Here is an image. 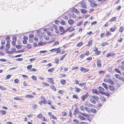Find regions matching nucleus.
Returning <instances> with one entry per match:
<instances>
[{"label": "nucleus", "mask_w": 124, "mask_h": 124, "mask_svg": "<svg viewBox=\"0 0 124 124\" xmlns=\"http://www.w3.org/2000/svg\"><path fill=\"white\" fill-rule=\"evenodd\" d=\"M88 1L90 2V6L92 7H94L97 6V4L94 3V1L93 0H89Z\"/></svg>", "instance_id": "f257e3e1"}, {"label": "nucleus", "mask_w": 124, "mask_h": 124, "mask_svg": "<svg viewBox=\"0 0 124 124\" xmlns=\"http://www.w3.org/2000/svg\"><path fill=\"white\" fill-rule=\"evenodd\" d=\"M59 29L61 32H62V33H61L60 34V35H62L63 34H64V33H65L68 30H67L66 31H65L64 28L62 26H60L59 27Z\"/></svg>", "instance_id": "f03ea898"}, {"label": "nucleus", "mask_w": 124, "mask_h": 124, "mask_svg": "<svg viewBox=\"0 0 124 124\" xmlns=\"http://www.w3.org/2000/svg\"><path fill=\"white\" fill-rule=\"evenodd\" d=\"M100 91H99V92L102 94H105L106 93H105L103 92V91H104V89L102 87L99 86V87Z\"/></svg>", "instance_id": "7ed1b4c3"}, {"label": "nucleus", "mask_w": 124, "mask_h": 124, "mask_svg": "<svg viewBox=\"0 0 124 124\" xmlns=\"http://www.w3.org/2000/svg\"><path fill=\"white\" fill-rule=\"evenodd\" d=\"M52 27L55 29V32L56 33H59V30L56 25H53Z\"/></svg>", "instance_id": "20e7f679"}, {"label": "nucleus", "mask_w": 124, "mask_h": 124, "mask_svg": "<svg viewBox=\"0 0 124 124\" xmlns=\"http://www.w3.org/2000/svg\"><path fill=\"white\" fill-rule=\"evenodd\" d=\"M115 54L113 52L108 53L107 54L106 57H109V56H111L113 57L115 56Z\"/></svg>", "instance_id": "39448f33"}, {"label": "nucleus", "mask_w": 124, "mask_h": 124, "mask_svg": "<svg viewBox=\"0 0 124 124\" xmlns=\"http://www.w3.org/2000/svg\"><path fill=\"white\" fill-rule=\"evenodd\" d=\"M48 81L49 83L53 84H54L53 81V80L52 78H48Z\"/></svg>", "instance_id": "423d86ee"}, {"label": "nucleus", "mask_w": 124, "mask_h": 124, "mask_svg": "<svg viewBox=\"0 0 124 124\" xmlns=\"http://www.w3.org/2000/svg\"><path fill=\"white\" fill-rule=\"evenodd\" d=\"M41 98L42 101V103L45 104L46 103V100L44 97L43 96H41Z\"/></svg>", "instance_id": "0eeeda50"}, {"label": "nucleus", "mask_w": 124, "mask_h": 124, "mask_svg": "<svg viewBox=\"0 0 124 124\" xmlns=\"http://www.w3.org/2000/svg\"><path fill=\"white\" fill-rule=\"evenodd\" d=\"M70 18H71V17L75 18L76 17V16L75 14H74V13L73 12H71L70 14Z\"/></svg>", "instance_id": "6e6552de"}, {"label": "nucleus", "mask_w": 124, "mask_h": 124, "mask_svg": "<svg viewBox=\"0 0 124 124\" xmlns=\"http://www.w3.org/2000/svg\"><path fill=\"white\" fill-rule=\"evenodd\" d=\"M97 66L98 67H100L101 66V61L100 60H98L97 61Z\"/></svg>", "instance_id": "1a4fd4ad"}, {"label": "nucleus", "mask_w": 124, "mask_h": 124, "mask_svg": "<svg viewBox=\"0 0 124 124\" xmlns=\"http://www.w3.org/2000/svg\"><path fill=\"white\" fill-rule=\"evenodd\" d=\"M88 95L87 94H86L82 96L81 97V98L84 101L88 97Z\"/></svg>", "instance_id": "9d476101"}, {"label": "nucleus", "mask_w": 124, "mask_h": 124, "mask_svg": "<svg viewBox=\"0 0 124 124\" xmlns=\"http://www.w3.org/2000/svg\"><path fill=\"white\" fill-rule=\"evenodd\" d=\"M88 69H86L84 68L81 67L80 69L81 71H83L84 72H85L88 71Z\"/></svg>", "instance_id": "9b49d317"}, {"label": "nucleus", "mask_w": 124, "mask_h": 124, "mask_svg": "<svg viewBox=\"0 0 124 124\" xmlns=\"http://www.w3.org/2000/svg\"><path fill=\"white\" fill-rule=\"evenodd\" d=\"M68 22L69 24L71 25L74 22V21L73 20L70 19L68 20Z\"/></svg>", "instance_id": "f8f14e48"}, {"label": "nucleus", "mask_w": 124, "mask_h": 124, "mask_svg": "<svg viewBox=\"0 0 124 124\" xmlns=\"http://www.w3.org/2000/svg\"><path fill=\"white\" fill-rule=\"evenodd\" d=\"M72 12H75L77 14H78V13H79V11L77 9L75 8H74L72 9Z\"/></svg>", "instance_id": "ddd939ff"}, {"label": "nucleus", "mask_w": 124, "mask_h": 124, "mask_svg": "<svg viewBox=\"0 0 124 124\" xmlns=\"http://www.w3.org/2000/svg\"><path fill=\"white\" fill-rule=\"evenodd\" d=\"M92 97L94 100H95L97 101L98 100L99 98L97 96L95 95Z\"/></svg>", "instance_id": "4468645a"}, {"label": "nucleus", "mask_w": 124, "mask_h": 124, "mask_svg": "<svg viewBox=\"0 0 124 124\" xmlns=\"http://www.w3.org/2000/svg\"><path fill=\"white\" fill-rule=\"evenodd\" d=\"M32 95H31L28 94L25 95V97L27 98H32L34 97Z\"/></svg>", "instance_id": "2eb2a0df"}, {"label": "nucleus", "mask_w": 124, "mask_h": 124, "mask_svg": "<svg viewBox=\"0 0 124 124\" xmlns=\"http://www.w3.org/2000/svg\"><path fill=\"white\" fill-rule=\"evenodd\" d=\"M83 23V22L82 21H80V22H79L77 23V25L78 26H79L81 25Z\"/></svg>", "instance_id": "dca6fc26"}, {"label": "nucleus", "mask_w": 124, "mask_h": 124, "mask_svg": "<svg viewBox=\"0 0 124 124\" xmlns=\"http://www.w3.org/2000/svg\"><path fill=\"white\" fill-rule=\"evenodd\" d=\"M116 26H114L113 28H111L110 29V31L113 32L115 31V29L116 28Z\"/></svg>", "instance_id": "f3484780"}, {"label": "nucleus", "mask_w": 124, "mask_h": 124, "mask_svg": "<svg viewBox=\"0 0 124 124\" xmlns=\"http://www.w3.org/2000/svg\"><path fill=\"white\" fill-rule=\"evenodd\" d=\"M109 89L110 90L112 91L114 90L115 88L114 86L111 85H109Z\"/></svg>", "instance_id": "a211bd4d"}, {"label": "nucleus", "mask_w": 124, "mask_h": 124, "mask_svg": "<svg viewBox=\"0 0 124 124\" xmlns=\"http://www.w3.org/2000/svg\"><path fill=\"white\" fill-rule=\"evenodd\" d=\"M83 45V43L82 42H81L78 43L77 44V47H80Z\"/></svg>", "instance_id": "6ab92c4d"}, {"label": "nucleus", "mask_w": 124, "mask_h": 124, "mask_svg": "<svg viewBox=\"0 0 124 124\" xmlns=\"http://www.w3.org/2000/svg\"><path fill=\"white\" fill-rule=\"evenodd\" d=\"M81 11L82 14H85L86 13V11L83 9H81Z\"/></svg>", "instance_id": "aec40b11"}, {"label": "nucleus", "mask_w": 124, "mask_h": 124, "mask_svg": "<svg viewBox=\"0 0 124 124\" xmlns=\"http://www.w3.org/2000/svg\"><path fill=\"white\" fill-rule=\"evenodd\" d=\"M75 91L76 92H80L81 90V89H79L78 87H75Z\"/></svg>", "instance_id": "412c9836"}, {"label": "nucleus", "mask_w": 124, "mask_h": 124, "mask_svg": "<svg viewBox=\"0 0 124 124\" xmlns=\"http://www.w3.org/2000/svg\"><path fill=\"white\" fill-rule=\"evenodd\" d=\"M85 105L88 107H90V106H91L92 105L90 104L88 102H86L85 103Z\"/></svg>", "instance_id": "4be33fe9"}, {"label": "nucleus", "mask_w": 124, "mask_h": 124, "mask_svg": "<svg viewBox=\"0 0 124 124\" xmlns=\"http://www.w3.org/2000/svg\"><path fill=\"white\" fill-rule=\"evenodd\" d=\"M67 53L63 55L60 59V60L61 61L66 56V55Z\"/></svg>", "instance_id": "5701e85b"}, {"label": "nucleus", "mask_w": 124, "mask_h": 124, "mask_svg": "<svg viewBox=\"0 0 124 124\" xmlns=\"http://www.w3.org/2000/svg\"><path fill=\"white\" fill-rule=\"evenodd\" d=\"M66 82V81L65 80L61 79V82L62 84L64 85Z\"/></svg>", "instance_id": "b1692460"}, {"label": "nucleus", "mask_w": 124, "mask_h": 124, "mask_svg": "<svg viewBox=\"0 0 124 124\" xmlns=\"http://www.w3.org/2000/svg\"><path fill=\"white\" fill-rule=\"evenodd\" d=\"M102 85L105 89H107L108 88V86L105 84L103 83Z\"/></svg>", "instance_id": "393cba45"}, {"label": "nucleus", "mask_w": 124, "mask_h": 124, "mask_svg": "<svg viewBox=\"0 0 124 124\" xmlns=\"http://www.w3.org/2000/svg\"><path fill=\"white\" fill-rule=\"evenodd\" d=\"M107 81V82L112 85H113L114 83V82L113 81L109 79H108Z\"/></svg>", "instance_id": "a878e982"}, {"label": "nucleus", "mask_w": 124, "mask_h": 124, "mask_svg": "<svg viewBox=\"0 0 124 124\" xmlns=\"http://www.w3.org/2000/svg\"><path fill=\"white\" fill-rule=\"evenodd\" d=\"M0 113L2 115H5L6 113V112L5 111H3L0 110Z\"/></svg>", "instance_id": "bb28decb"}, {"label": "nucleus", "mask_w": 124, "mask_h": 124, "mask_svg": "<svg viewBox=\"0 0 124 124\" xmlns=\"http://www.w3.org/2000/svg\"><path fill=\"white\" fill-rule=\"evenodd\" d=\"M16 37L15 38V41L14 40L12 41L11 42L12 44L14 46H15L16 45V43L15 42L16 41Z\"/></svg>", "instance_id": "cd10ccee"}, {"label": "nucleus", "mask_w": 124, "mask_h": 124, "mask_svg": "<svg viewBox=\"0 0 124 124\" xmlns=\"http://www.w3.org/2000/svg\"><path fill=\"white\" fill-rule=\"evenodd\" d=\"M54 70V68H52L48 70V71L49 72H53Z\"/></svg>", "instance_id": "c85d7f7f"}, {"label": "nucleus", "mask_w": 124, "mask_h": 124, "mask_svg": "<svg viewBox=\"0 0 124 124\" xmlns=\"http://www.w3.org/2000/svg\"><path fill=\"white\" fill-rule=\"evenodd\" d=\"M80 114L82 116L87 117H88V115L87 114L81 113Z\"/></svg>", "instance_id": "c756f323"}, {"label": "nucleus", "mask_w": 124, "mask_h": 124, "mask_svg": "<svg viewBox=\"0 0 124 124\" xmlns=\"http://www.w3.org/2000/svg\"><path fill=\"white\" fill-rule=\"evenodd\" d=\"M90 101L93 103H95L96 102V101L92 98L90 99Z\"/></svg>", "instance_id": "7c9ffc66"}, {"label": "nucleus", "mask_w": 124, "mask_h": 124, "mask_svg": "<svg viewBox=\"0 0 124 124\" xmlns=\"http://www.w3.org/2000/svg\"><path fill=\"white\" fill-rule=\"evenodd\" d=\"M90 111L93 113H95L97 111L95 109L93 108H92L91 109Z\"/></svg>", "instance_id": "2f4dec72"}, {"label": "nucleus", "mask_w": 124, "mask_h": 124, "mask_svg": "<svg viewBox=\"0 0 124 124\" xmlns=\"http://www.w3.org/2000/svg\"><path fill=\"white\" fill-rule=\"evenodd\" d=\"M14 100H23L22 99L18 97H14Z\"/></svg>", "instance_id": "473e14b6"}, {"label": "nucleus", "mask_w": 124, "mask_h": 124, "mask_svg": "<svg viewBox=\"0 0 124 124\" xmlns=\"http://www.w3.org/2000/svg\"><path fill=\"white\" fill-rule=\"evenodd\" d=\"M116 19V17H113L111 18L110 20H109L111 22L114 21Z\"/></svg>", "instance_id": "72a5a7b5"}, {"label": "nucleus", "mask_w": 124, "mask_h": 124, "mask_svg": "<svg viewBox=\"0 0 124 124\" xmlns=\"http://www.w3.org/2000/svg\"><path fill=\"white\" fill-rule=\"evenodd\" d=\"M61 24L63 25H65L66 23H65V21L63 20H61Z\"/></svg>", "instance_id": "f704fd0d"}, {"label": "nucleus", "mask_w": 124, "mask_h": 124, "mask_svg": "<svg viewBox=\"0 0 124 124\" xmlns=\"http://www.w3.org/2000/svg\"><path fill=\"white\" fill-rule=\"evenodd\" d=\"M88 43V44L87 45V46H90L92 44V41H89Z\"/></svg>", "instance_id": "c9c22d12"}, {"label": "nucleus", "mask_w": 124, "mask_h": 124, "mask_svg": "<svg viewBox=\"0 0 124 124\" xmlns=\"http://www.w3.org/2000/svg\"><path fill=\"white\" fill-rule=\"evenodd\" d=\"M79 117L80 119L82 120H85V117H83L81 115H79Z\"/></svg>", "instance_id": "e433bc0d"}, {"label": "nucleus", "mask_w": 124, "mask_h": 124, "mask_svg": "<svg viewBox=\"0 0 124 124\" xmlns=\"http://www.w3.org/2000/svg\"><path fill=\"white\" fill-rule=\"evenodd\" d=\"M115 70L117 73L120 74L121 72L117 68H115Z\"/></svg>", "instance_id": "4c0bfd02"}, {"label": "nucleus", "mask_w": 124, "mask_h": 124, "mask_svg": "<svg viewBox=\"0 0 124 124\" xmlns=\"http://www.w3.org/2000/svg\"><path fill=\"white\" fill-rule=\"evenodd\" d=\"M11 75H7V76L5 78V79H9V78H10V77H11Z\"/></svg>", "instance_id": "58836bf2"}, {"label": "nucleus", "mask_w": 124, "mask_h": 124, "mask_svg": "<svg viewBox=\"0 0 124 124\" xmlns=\"http://www.w3.org/2000/svg\"><path fill=\"white\" fill-rule=\"evenodd\" d=\"M114 76L115 77L118 79H119L120 78V77L119 75L116 74Z\"/></svg>", "instance_id": "ea45409f"}, {"label": "nucleus", "mask_w": 124, "mask_h": 124, "mask_svg": "<svg viewBox=\"0 0 124 124\" xmlns=\"http://www.w3.org/2000/svg\"><path fill=\"white\" fill-rule=\"evenodd\" d=\"M124 30V28L123 27H121L120 28L119 30V31L120 32H123V31Z\"/></svg>", "instance_id": "a19ab883"}, {"label": "nucleus", "mask_w": 124, "mask_h": 124, "mask_svg": "<svg viewBox=\"0 0 124 124\" xmlns=\"http://www.w3.org/2000/svg\"><path fill=\"white\" fill-rule=\"evenodd\" d=\"M111 35V33L108 32L107 33H106L105 35V36H110Z\"/></svg>", "instance_id": "79ce46f5"}, {"label": "nucleus", "mask_w": 124, "mask_h": 124, "mask_svg": "<svg viewBox=\"0 0 124 124\" xmlns=\"http://www.w3.org/2000/svg\"><path fill=\"white\" fill-rule=\"evenodd\" d=\"M6 40H7L8 42H9L10 40V38L9 36H7L6 38Z\"/></svg>", "instance_id": "37998d69"}, {"label": "nucleus", "mask_w": 124, "mask_h": 124, "mask_svg": "<svg viewBox=\"0 0 124 124\" xmlns=\"http://www.w3.org/2000/svg\"><path fill=\"white\" fill-rule=\"evenodd\" d=\"M86 83H80L79 84V85L80 86H82L86 84Z\"/></svg>", "instance_id": "c03bdc74"}, {"label": "nucleus", "mask_w": 124, "mask_h": 124, "mask_svg": "<svg viewBox=\"0 0 124 124\" xmlns=\"http://www.w3.org/2000/svg\"><path fill=\"white\" fill-rule=\"evenodd\" d=\"M0 89H1L2 90H6L7 89L6 88L1 86H0Z\"/></svg>", "instance_id": "a18cd8bd"}, {"label": "nucleus", "mask_w": 124, "mask_h": 124, "mask_svg": "<svg viewBox=\"0 0 124 124\" xmlns=\"http://www.w3.org/2000/svg\"><path fill=\"white\" fill-rule=\"evenodd\" d=\"M32 67V65H29L27 67V68L28 70L30 69Z\"/></svg>", "instance_id": "49530a36"}, {"label": "nucleus", "mask_w": 124, "mask_h": 124, "mask_svg": "<svg viewBox=\"0 0 124 124\" xmlns=\"http://www.w3.org/2000/svg\"><path fill=\"white\" fill-rule=\"evenodd\" d=\"M93 92L96 94H97L98 93V92L96 89H93Z\"/></svg>", "instance_id": "de8ad7c7"}, {"label": "nucleus", "mask_w": 124, "mask_h": 124, "mask_svg": "<svg viewBox=\"0 0 124 124\" xmlns=\"http://www.w3.org/2000/svg\"><path fill=\"white\" fill-rule=\"evenodd\" d=\"M73 98H75L77 99H78V96L76 95L75 94L73 95Z\"/></svg>", "instance_id": "09e8293b"}, {"label": "nucleus", "mask_w": 124, "mask_h": 124, "mask_svg": "<svg viewBox=\"0 0 124 124\" xmlns=\"http://www.w3.org/2000/svg\"><path fill=\"white\" fill-rule=\"evenodd\" d=\"M42 84L46 86H48L49 85V84L44 82H42Z\"/></svg>", "instance_id": "8fccbe9b"}, {"label": "nucleus", "mask_w": 124, "mask_h": 124, "mask_svg": "<svg viewBox=\"0 0 124 124\" xmlns=\"http://www.w3.org/2000/svg\"><path fill=\"white\" fill-rule=\"evenodd\" d=\"M78 68V66L77 67H72V68L71 70H75L77 69Z\"/></svg>", "instance_id": "3c124183"}, {"label": "nucleus", "mask_w": 124, "mask_h": 124, "mask_svg": "<svg viewBox=\"0 0 124 124\" xmlns=\"http://www.w3.org/2000/svg\"><path fill=\"white\" fill-rule=\"evenodd\" d=\"M7 44H6V46L7 47V48L8 49L10 48V44L9 42H7Z\"/></svg>", "instance_id": "603ef678"}, {"label": "nucleus", "mask_w": 124, "mask_h": 124, "mask_svg": "<svg viewBox=\"0 0 124 124\" xmlns=\"http://www.w3.org/2000/svg\"><path fill=\"white\" fill-rule=\"evenodd\" d=\"M100 99L102 101H105L106 100L105 98L103 97H101L100 98Z\"/></svg>", "instance_id": "864d4df0"}, {"label": "nucleus", "mask_w": 124, "mask_h": 124, "mask_svg": "<svg viewBox=\"0 0 124 124\" xmlns=\"http://www.w3.org/2000/svg\"><path fill=\"white\" fill-rule=\"evenodd\" d=\"M59 44V42L58 41H55L54 44L53 46H55V45H58Z\"/></svg>", "instance_id": "5fc2aeb1"}, {"label": "nucleus", "mask_w": 124, "mask_h": 124, "mask_svg": "<svg viewBox=\"0 0 124 124\" xmlns=\"http://www.w3.org/2000/svg\"><path fill=\"white\" fill-rule=\"evenodd\" d=\"M23 84L24 86H28V84L26 83V82L25 81H24L23 83Z\"/></svg>", "instance_id": "6e6d98bb"}, {"label": "nucleus", "mask_w": 124, "mask_h": 124, "mask_svg": "<svg viewBox=\"0 0 124 124\" xmlns=\"http://www.w3.org/2000/svg\"><path fill=\"white\" fill-rule=\"evenodd\" d=\"M31 78L35 80H36V77L34 76H33L31 77Z\"/></svg>", "instance_id": "4d7b16f0"}, {"label": "nucleus", "mask_w": 124, "mask_h": 124, "mask_svg": "<svg viewBox=\"0 0 124 124\" xmlns=\"http://www.w3.org/2000/svg\"><path fill=\"white\" fill-rule=\"evenodd\" d=\"M108 44L107 42H104L102 43L101 44V46H105L106 45H107Z\"/></svg>", "instance_id": "13d9d810"}, {"label": "nucleus", "mask_w": 124, "mask_h": 124, "mask_svg": "<svg viewBox=\"0 0 124 124\" xmlns=\"http://www.w3.org/2000/svg\"><path fill=\"white\" fill-rule=\"evenodd\" d=\"M27 48L28 49H31V45L28 44L26 46Z\"/></svg>", "instance_id": "bf43d9fd"}, {"label": "nucleus", "mask_w": 124, "mask_h": 124, "mask_svg": "<svg viewBox=\"0 0 124 124\" xmlns=\"http://www.w3.org/2000/svg\"><path fill=\"white\" fill-rule=\"evenodd\" d=\"M42 116V114H40L37 116V117L39 118H41Z\"/></svg>", "instance_id": "052dcab7"}, {"label": "nucleus", "mask_w": 124, "mask_h": 124, "mask_svg": "<svg viewBox=\"0 0 124 124\" xmlns=\"http://www.w3.org/2000/svg\"><path fill=\"white\" fill-rule=\"evenodd\" d=\"M23 60V59L22 58H18L16 59V60L18 61H22Z\"/></svg>", "instance_id": "680f3d73"}, {"label": "nucleus", "mask_w": 124, "mask_h": 124, "mask_svg": "<svg viewBox=\"0 0 124 124\" xmlns=\"http://www.w3.org/2000/svg\"><path fill=\"white\" fill-rule=\"evenodd\" d=\"M59 48H57L56 49V48L53 49L51 50L50 51L51 52H53V51H57L59 49Z\"/></svg>", "instance_id": "e2e57ef3"}, {"label": "nucleus", "mask_w": 124, "mask_h": 124, "mask_svg": "<svg viewBox=\"0 0 124 124\" xmlns=\"http://www.w3.org/2000/svg\"><path fill=\"white\" fill-rule=\"evenodd\" d=\"M14 81L15 83H18L19 82V80L17 79H15Z\"/></svg>", "instance_id": "0e129e2a"}, {"label": "nucleus", "mask_w": 124, "mask_h": 124, "mask_svg": "<svg viewBox=\"0 0 124 124\" xmlns=\"http://www.w3.org/2000/svg\"><path fill=\"white\" fill-rule=\"evenodd\" d=\"M51 89L53 90L54 91H56V88H55V87L54 86V85H53L52 86V87H51Z\"/></svg>", "instance_id": "69168bd1"}, {"label": "nucleus", "mask_w": 124, "mask_h": 124, "mask_svg": "<svg viewBox=\"0 0 124 124\" xmlns=\"http://www.w3.org/2000/svg\"><path fill=\"white\" fill-rule=\"evenodd\" d=\"M120 68L121 69L122 71L124 70V66L123 65H121L120 66Z\"/></svg>", "instance_id": "338daca9"}, {"label": "nucleus", "mask_w": 124, "mask_h": 124, "mask_svg": "<svg viewBox=\"0 0 124 124\" xmlns=\"http://www.w3.org/2000/svg\"><path fill=\"white\" fill-rule=\"evenodd\" d=\"M55 63L57 64H58L59 63V61L58 58H56L55 60Z\"/></svg>", "instance_id": "774afa93"}]
</instances>
